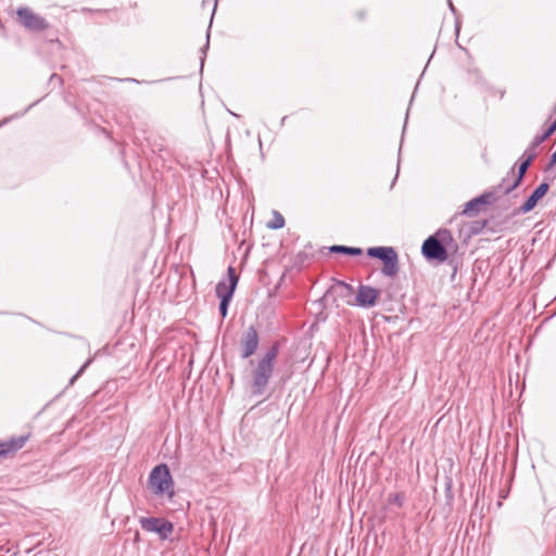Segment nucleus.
Instances as JSON below:
<instances>
[{"label":"nucleus","mask_w":556,"mask_h":556,"mask_svg":"<svg viewBox=\"0 0 556 556\" xmlns=\"http://www.w3.org/2000/svg\"><path fill=\"white\" fill-rule=\"evenodd\" d=\"M405 502V496L403 493H390L388 495V503L390 505H396L397 507H402Z\"/></svg>","instance_id":"a211bd4d"},{"label":"nucleus","mask_w":556,"mask_h":556,"mask_svg":"<svg viewBox=\"0 0 556 556\" xmlns=\"http://www.w3.org/2000/svg\"><path fill=\"white\" fill-rule=\"evenodd\" d=\"M331 253H343L348 255H361L363 253L362 249L359 248H352V247H345V245H332L329 248Z\"/></svg>","instance_id":"2eb2a0df"},{"label":"nucleus","mask_w":556,"mask_h":556,"mask_svg":"<svg viewBox=\"0 0 556 556\" xmlns=\"http://www.w3.org/2000/svg\"><path fill=\"white\" fill-rule=\"evenodd\" d=\"M497 200V197L494 192H484L481 195L468 201L465 204L463 210V214L472 215L479 211L480 205L491 204Z\"/></svg>","instance_id":"9d476101"},{"label":"nucleus","mask_w":556,"mask_h":556,"mask_svg":"<svg viewBox=\"0 0 556 556\" xmlns=\"http://www.w3.org/2000/svg\"><path fill=\"white\" fill-rule=\"evenodd\" d=\"M16 14L20 23L28 30L41 31L49 26L42 16L34 13L29 8H20Z\"/></svg>","instance_id":"423d86ee"},{"label":"nucleus","mask_w":556,"mask_h":556,"mask_svg":"<svg viewBox=\"0 0 556 556\" xmlns=\"http://www.w3.org/2000/svg\"><path fill=\"white\" fill-rule=\"evenodd\" d=\"M337 286L342 289L343 295H352L354 292L353 287L344 281H337Z\"/></svg>","instance_id":"6ab92c4d"},{"label":"nucleus","mask_w":556,"mask_h":556,"mask_svg":"<svg viewBox=\"0 0 556 556\" xmlns=\"http://www.w3.org/2000/svg\"><path fill=\"white\" fill-rule=\"evenodd\" d=\"M28 440V435H18L0 442V458L14 454L21 450Z\"/></svg>","instance_id":"9b49d317"},{"label":"nucleus","mask_w":556,"mask_h":556,"mask_svg":"<svg viewBox=\"0 0 556 556\" xmlns=\"http://www.w3.org/2000/svg\"><path fill=\"white\" fill-rule=\"evenodd\" d=\"M227 275L229 283L227 285L225 281L218 282L216 286V291L226 292L233 295L239 277L236 274L235 268L231 266L228 267Z\"/></svg>","instance_id":"ddd939ff"},{"label":"nucleus","mask_w":556,"mask_h":556,"mask_svg":"<svg viewBox=\"0 0 556 556\" xmlns=\"http://www.w3.org/2000/svg\"><path fill=\"white\" fill-rule=\"evenodd\" d=\"M522 156L526 159L520 163L519 168H518V175L515 178L514 182L509 186L504 187V185L506 182V178H504L502 184L498 186V188H504L505 194L511 192L514 189H516L520 185L526 172L528 170L529 166L531 165L532 160L535 157V153L529 152L527 150Z\"/></svg>","instance_id":"1a4fd4ad"},{"label":"nucleus","mask_w":556,"mask_h":556,"mask_svg":"<svg viewBox=\"0 0 556 556\" xmlns=\"http://www.w3.org/2000/svg\"><path fill=\"white\" fill-rule=\"evenodd\" d=\"M139 523L143 530L157 533L161 540L168 539L174 531V525L164 518L141 517Z\"/></svg>","instance_id":"39448f33"},{"label":"nucleus","mask_w":556,"mask_h":556,"mask_svg":"<svg viewBox=\"0 0 556 556\" xmlns=\"http://www.w3.org/2000/svg\"><path fill=\"white\" fill-rule=\"evenodd\" d=\"M380 296V291L370 286L361 285L355 298V302L348 301L350 305H357L361 307H372L377 304Z\"/></svg>","instance_id":"0eeeda50"},{"label":"nucleus","mask_w":556,"mask_h":556,"mask_svg":"<svg viewBox=\"0 0 556 556\" xmlns=\"http://www.w3.org/2000/svg\"><path fill=\"white\" fill-rule=\"evenodd\" d=\"M556 130V119L549 125V127L542 132V135H536L531 143L530 149H535L539 147L543 141H545L554 131Z\"/></svg>","instance_id":"4468645a"},{"label":"nucleus","mask_w":556,"mask_h":556,"mask_svg":"<svg viewBox=\"0 0 556 556\" xmlns=\"http://www.w3.org/2000/svg\"><path fill=\"white\" fill-rule=\"evenodd\" d=\"M285 226V218L283 216L277 212L274 211V218L267 224V227L270 229H280Z\"/></svg>","instance_id":"f3484780"},{"label":"nucleus","mask_w":556,"mask_h":556,"mask_svg":"<svg viewBox=\"0 0 556 556\" xmlns=\"http://www.w3.org/2000/svg\"><path fill=\"white\" fill-rule=\"evenodd\" d=\"M548 190V184L542 182L540 184L531 195L527 199V201L520 206L519 211L521 213H528L534 208L538 201L542 199Z\"/></svg>","instance_id":"f8f14e48"},{"label":"nucleus","mask_w":556,"mask_h":556,"mask_svg":"<svg viewBox=\"0 0 556 556\" xmlns=\"http://www.w3.org/2000/svg\"><path fill=\"white\" fill-rule=\"evenodd\" d=\"M260 343V338L256 329L253 326H250L242 334L240 340L241 345V357L249 358L252 356Z\"/></svg>","instance_id":"6e6552de"},{"label":"nucleus","mask_w":556,"mask_h":556,"mask_svg":"<svg viewBox=\"0 0 556 556\" xmlns=\"http://www.w3.org/2000/svg\"><path fill=\"white\" fill-rule=\"evenodd\" d=\"M216 295L220 299V303H219L220 315L223 317H225L227 315L228 305H229V302L232 299V294H229V293H226V292L216 291Z\"/></svg>","instance_id":"dca6fc26"},{"label":"nucleus","mask_w":556,"mask_h":556,"mask_svg":"<svg viewBox=\"0 0 556 556\" xmlns=\"http://www.w3.org/2000/svg\"><path fill=\"white\" fill-rule=\"evenodd\" d=\"M279 354V344L274 343L256 362L251 371V392L253 395H263L273 377L276 358Z\"/></svg>","instance_id":"f257e3e1"},{"label":"nucleus","mask_w":556,"mask_h":556,"mask_svg":"<svg viewBox=\"0 0 556 556\" xmlns=\"http://www.w3.org/2000/svg\"><path fill=\"white\" fill-rule=\"evenodd\" d=\"M370 257L383 262L382 273L388 277H394L399 273V256L392 247H375L367 250Z\"/></svg>","instance_id":"20e7f679"},{"label":"nucleus","mask_w":556,"mask_h":556,"mask_svg":"<svg viewBox=\"0 0 556 556\" xmlns=\"http://www.w3.org/2000/svg\"><path fill=\"white\" fill-rule=\"evenodd\" d=\"M149 484L155 495L168 494L169 497L174 495V481L165 464L157 465L152 469Z\"/></svg>","instance_id":"7ed1b4c3"},{"label":"nucleus","mask_w":556,"mask_h":556,"mask_svg":"<svg viewBox=\"0 0 556 556\" xmlns=\"http://www.w3.org/2000/svg\"><path fill=\"white\" fill-rule=\"evenodd\" d=\"M135 539H136V541L139 540V532L138 531H136Z\"/></svg>","instance_id":"412c9836"},{"label":"nucleus","mask_w":556,"mask_h":556,"mask_svg":"<svg viewBox=\"0 0 556 556\" xmlns=\"http://www.w3.org/2000/svg\"><path fill=\"white\" fill-rule=\"evenodd\" d=\"M87 366V364H85L80 370L75 375L73 376V378L71 379V383H74V381L77 379V377L81 374V371L85 369V367Z\"/></svg>","instance_id":"aec40b11"},{"label":"nucleus","mask_w":556,"mask_h":556,"mask_svg":"<svg viewBox=\"0 0 556 556\" xmlns=\"http://www.w3.org/2000/svg\"><path fill=\"white\" fill-rule=\"evenodd\" d=\"M453 242L454 239L451 231L440 229L424 241L421 252L427 260L444 262L448 257L447 247Z\"/></svg>","instance_id":"f03ea898"}]
</instances>
